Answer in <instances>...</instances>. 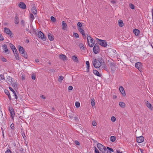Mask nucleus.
I'll use <instances>...</instances> for the list:
<instances>
[{"label":"nucleus","mask_w":153,"mask_h":153,"mask_svg":"<svg viewBox=\"0 0 153 153\" xmlns=\"http://www.w3.org/2000/svg\"><path fill=\"white\" fill-rule=\"evenodd\" d=\"M92 62L95 68H98L102 65H103L104 61L102 58H100L99 59H95Z\"/></svg>","instance_id":"nucleus-1"},{"label":"nucleus","mask_w":153,"mask_h":153,"mask_svg":"<svg viewBox=\"0 0 153 153\" xmlns=\"http://www.w3.org/2000/svg\"><path fill=\"white\" fill-rule=\"evenodd\" d=\"M13 79L10 76H7V77L6 81L10 85H12V86L15 88L17 87V84L14 82Z\"/></svg>","instance_id":"nucleus-2"},{"label":"nucleus","mask_w":153,"mask_h":153,"mask_svg":"<svg viewBox=\"0 0 153 153\" xmlns=\"http://www.w3.org/2000/svg\"><path fill=\"white\" fill-rule=\"evenodd\" d=\"M87 41L89 46L90 47H92L95 44L94 40L90 36H87Z\"/></svg>","instance_id":"nucleus-3"},{"label":"nucleus","mask_w":153,"mask_h":153,"mask_svg":"<svg viewBox=\"0 0 153 153\" xmlns=\"http://www.w3.org/2000/svg\"><path fill=\"white\" fill-rule=\"evenodd\" d=\"M97 43L101 46L104 47H106L107 46V42L106 40L98 39H97Z\"/></svg>","instance_id":"nucleus-4"},{"label":"nucleus","mask_w":153,"mask_h":153,"mask_svg":"<svg viewBox=\"0 0 153 153\" xmlns=\"http://www.w3.org/2000/svg\"><path fill=\"white\" fill-rule=\"evenodd\" d=\"M4 32L5 33L8 35L10 37H13L12 32L8 28L5 27L4 28Z\"/></svg>","instance_id":"nucleus-5"},{"label":"nucleus","mask_w":153,"mask_h":153,"mask_svg":"<svg viewBox=\"0 0 153 153\" xmlns=\"http://www.w3.org/2000/svg\"><path fill=\"white\" fill-rule=\"evenodd\" d=\"M135 67L140 72L142 71L143 65L140 62H137L135 64Z\"/></svg>","instance_id":"nucleus-6"},{"label":"nucleus","mask_w":153,"mask_h":153,"mask_svg":"<svg viewBox=\"0 0 153 153\" xmlns=\"http://www.w3.org/2000/svg\"><path fill=\"white\" fill-rule=\"evenodd\" d=\"M99 51L100 50L99 48V46L97 45V44H96L93 49L94 52L95 54H97L99 53Z\"/></svg>","instance_id":"nucleus-7"},{"label":"nucleus","mask_w":153,"mask_h":153,"mask_svg":"<svg viewBox=\"0 0 153 153\" xmlns=\"http://www.w3.org/2000/svg\"><path fill=\"white\" fill-rule=\"evenodd\" d=\"M144 140V138L143 136L137 137V141L138 143H140L143 142Z\"/></svg>","instance_id":"nucleus-8"},{"label":"nucleus","mask_w":153,"mask_h":153,"mask_svg":"<svg viewBox=\"0 0 153 153\" xmlns=\"http://www.w3.org/2000/svg\"><path fill=\"white\" fill-rule=\"evenodd\" d=\"M39 37L43 40H45V38L44 36V35L43 33L41 31H39L38 33Z\"/></svg>","instance_id":"nucleus-9"},{"label":"nucleus","mask_w":153,"mask_h":153,"mask_svg":"<svg viewBox=\"0 0 153 153\" xmlns=\"http://www.w3.org/2000/svg\"><path fill=\"white\" fill-rule=\"evenodd\" d=\"M9 111L11 114V117L13 118L15 114V112L13 108L11 107H9Z\"/></svg>","instance_id":"nucleus-10"},{"label":"nucleus","mask_w":153,"mask_h":153,"mask_svg":"<svg viewBox=\"0 0 153 153\" xmlns=\"http://www.w3.org/2000/svg\"><path fill=\"white\" fill-rule=\"evenodd\" d=\"M78 29L79 31L82 35L84 37H85V31L83 29L82 27H78Z\"/></svg>","instance_id":"nucleus-11"},{"label":"nucleus","mask_w":153,"mask_h":153,"mask_svg":"<svg viewBox=\"0 0 153 153\" xmlns=\"http://www.w3.org/2000/svg\"><path fill=\"white\" fill-rule=\"evenodd\" d=\"M14 51H13V53L15 56V58L17 60H19V56L18 52L17 50L16 49Z\"/></svg>","instance_id":"nucleus-12"},{"label":"nucleus","mask_w":153,"mask_h":153,"mask_svg":"<svg viewBox=\"0 0 153 153\" xmlns=\"http://www.w3.org/2000/svg\"><path fill=\"white\" fill-rule=\"evenodd\" d=\"M19 6L20 8L24 9H26V7L25 4L23 2L19 3Z\"/></svg>","instance_id":"nucleus-13"},{"label":"nucleus","mask_w":153,"mask_h":153,"mask_svg":"<svg viewBox=\"0 0 153 153\" xmlns=\"http://www.w3.org/2000/svg\"><path fill=\"white\" fill-rule=\"evenodd\" d=\"M110 67L112 71H114L116 69V67L115 65L113 63L110 64Z\"/></svg>","instance_id":"nucleus-14"},{"label":"nucleus","mask_w":153,"mask_h":153,"mask_svg":"<svg viewBox=\"0 0 153 153\" xmlns=\"http://www.w3.org/2000/svg\"><path fill=\"white\" fill-rule=\"evenodd\" d=\"M97 146L100 150L102 152V151L104 148H105V147H104V146L102 145L99 143L97 144Z\"/></svg>","instance_id":"nucleus-15"},{"label":"nucleus","mask_w":153,"mask_h":153,"mask_svg":"<svg viewBox=\"0 0 153 153\" xmlns=\"http://www.w3.org/2000/svg\"><path fill=\"white\" fill-rule=\"evenodd\" d=\"M119 90L121 94L124 95H126V94L124 89L123 86H120L119 87Z\"/></svg>","instance_id":"nucleus-16"},{"label":"nucleus","mask_w":153,"mask_h":153,"mask_svg":"<svg viewBox=\"0 0 153 153\" xmlns=\"http://www.w3.org/2000/svg\"><path fill=\"white\" fill-rule=\"evenodd\" d=\"M32 13H33L34 15H36L37 13V11L36 8V7L33 6L31 9Z\"/></svg>","instance_id":"nucleus-17"},{"label":"nucleus","mask_w":153,"mask_h":153,"mask_svg":"<svg viewBox=\"0 0 153 153\" xmlns=\"http://www.w3.org/2000/svg\"><path fill=\"white\" fill-rule=\"evenodd\" d=\"M62 29L65 30L67 28V25L64 21L62 22Z\"/></svg>","instance_id":"nucleus-18"},{"label":"nucleus","mask_w":153,"mask_h":153,"mask_svg":"<svg viewBox=\"0 0 153 153\" xmlns=\"http://www.w3.org/2000/svg\"><path fill=\"white\" fill-rule=\"evenodd\" d=\"M59 57L63 61L66 60H67L66 56L64 54H61L59 55Z\"/></svg>","instance_id":"nucleus-19"},{"label":"nucleus","mask_w":153,"mask_h":153,"mask_svg":"<svg viewBox=\"0 0 153 153\" xmlns=\"http://www.w3.org/2000/svg\"><path fill=\"white\" fill-rule=\"evenodd\" d=\"M102 152V153H111L110 149L108 148V147L107 148L105 147Z\"/></svg>","instance_id":"nucleus-20"},{"label":"nucleus","mask_w":153,"mask_h":153,"mask_svg":"<svg viewBox=\"0 0 153 153\" xmlns=\"http://www.w3.org/2000/svg\"><path fill=\"white\" fill-rule=\"evenodd\" d=\"M19 53L21 54H23L25 53V49L22 47L20 46L19 48Z\"/></svg>","instance_id":"nucleus-21"},{"label":"nucleus","mask_w":153,"mask_h":153,"mask_svg":"<svg viewBox=\"0 0 153 153\" xmlns=\"http://www.w3.org/2000/svg\"><path fill=\"white\" fill-rule=\"evenodd\" d=\"M146 105L150 109H152L153 107L152 106V105L148 101H147L146 102Z\"/></svg>","instance_id":"nucleus-22"},{"label":"nucleus","mask_w":153,"mask_h":153,"mask_svg":"<svg viewBox=\"0 0 153 153\" xmlns=\"http://www.w3.org/2000/svg\"><path fill=\"white\" fill-rule=\"evenodd\" d=\"M133 31L136 36H138L140 34V31L137 29H134Z\"/></svg>","instance_id":"nucleus-23"},{"label":"nucleus","mask_w":153,"mask_h":153,"mask_svg":"<svg viewBox=\"0 0 153 153\" xmlns=\"http://www.w3.org/2000/svg\"><path fill=\"white\" fill-rule=\"evenodd\" d=\"M72 59L75 62H78V59L77 57L75 55H74L72 56Z\"/></svg>","instance_id":"nucleus-24"},{"label":"nucleus","mask_w":153,"mask_h":153,"mask_svg":"<svg viewBox=\"0 0 153 153\" xmlns=\"http://www.w3.org/2000/svg\"><path fill=\"white\" fill-rule=\"evenodd\" d=\"M48 37L49 39L51 41H52L53 40V35H51L50 33H48Z\"/></svg>","instance_id":"nucleus-25"},{"label":"nucleus","mask_w":153,"mask_h":153,"mask_svg":"<svg viewBox=\"0 0 153 153\" xmlns=\"http://www.w3.org/2000/svg\"><path fill=\"white\" fill-rule=\"evenodd\" d=\"M91 105L92 106H94L95 104V100L94 98H92L91 100Z\"/></svg>","instance_id":"nucleus-26"},{"label":"nucleus","mask_w":153,"mask_h":153,"mask_svg":"<svg viewBox=\"0 0 153 153\" xmlns=\"http://www.w3.org/2000/svg\"><path fill=\"white\" fill-rule=\"evenodd\" d=\"M118 24H119V26L120 27H123L124 25V24L122 20H119Z\"/></svg>","instance_id":"nucleus-27"},{"label":"nucleus","mask_w":153,"mask_h":153,"mask_svg":"<svg viewBox=\"0 0 153 153\" xmlns=\"http://www.w3.org/2000/svg\"><path fill=\"white\" fill-rule=\"evenodd\" d=\"M86 64L87 65V71L88 72H89V68L90 67L89 63L88 61H87L86 62Z\"/></svg>","instance_id":"nucleus-28"},{"label":"nucleus","mask_w":153,"mask_h":153,"mask_svg":"<svg viewBox=\"0 0 153 153\" xmlns=\"http://www.w3.org/2000/svg\"><path fill=\"white\" fill-rule=\"evenodd\" d=\"M94 73L96 75L99 76H101V75L99 72L96 70H94L93 71Z\"/></svg>","instance_id":"nucleus-29"},{"label":"nucleus","mask_w":153,"mask_h":153,"mask_svg":"<svg viewBox=\"0 0 153 153\" xmlns=\"http://www.w3.org/2000/svg\"><path fill=\"white\" fill-rule=\"evenodd\" d=\"M3 49L5 52H7L8 51L7 46L6 45H4L3 46Z\"/></svg>","instance_id":"nucleus-30"},{"label":"nucleus","mask_w":153,"mask_h":153,"mask_svg":"<svg viewBox=\"0 0 153 153\" xmlns=\"http://www.w3.org/2000/svg\"><path fill=\"white\" fill-rule=\"evenodd\" d=\"M119 105L121 107L123 108H124L125 107V104L123 102H119Z\"/></svg>","instance_id":"nucleus-31"},{"label":"nucleus","mask_w":153,"mask_h":153,"mask_svg":"<svg viewBox=\"0 0 153 153\" xmlns=\"http://www.w3.org/2000/svg\"><path fill=\"white\" fill-rule=\"evenodd\" d=\"M10 46L13 52L14 51L15 49H16L15 46L11 43H10Z\"/></svg>","instance_id":"nucleus-32"},{"label":"nucleus","mask_w":153,"mask_h":153,"mask_svg":"<svg viewBox=\"0 0 153 153\" xmlns=\"http://www.w3.org/2000/svg\"><path fill=\"white\" fill-rule=\"evenodd\" d=\"M64 78V77L63 76H59L58 78V81L61 83L62 82V80H63Z\"/></svg>","instance_id":"nucleus-33"},{"label":"nucleus","mask_w":153,"mask_h":153,"mask_svg":"<svg viewBox=\"0 0 153 153\" xmlns=\"http://www.w3.org/2000/svg\"><path fill=\"white\" fill-rule=\"evenodd\" d=\"M29 17L30 20L32 21L34 19V16L32 14L30 13L29 15Z\"/></svg>","instance_id":"nucleus-34"},{"label":"nucleus","mask_w":153,"mask_h":153,"mask_svg":"<svg viewBox=\"0 0 153 153\" xmlns=\"http://www.w3.org/2000/svg\"><path fill=\"white\" fill-rule=\"evenodd\" d=\"M19 22V19L17 16L15 17V23L16 24H18Z\"/></svg>","instance_id":"nucleus-35"},{"label":"nucleus","mask_w":153,"mask_h":153,"mask_svg":"<svg viewBox=\"0 0 153 153\" xmlns=\"http://www.w3.org/2000/svg\"><path fill=\"white\" fill-rule=\"evenodd\" d=\"M79 47L81 49L84 50V45L83 44L80 43L79 45Z\"/></svg>","instance_id":"nucleus-36"},{"label":"nucleus","mask_w":153,"mask_h":153,"mask_svg":"<svg viewBox=\"0 0 153 153\" xmlns=\"http://www.w3.org/2000/svg\"><path fill=\"white\" fill-rule=\"evenodd\" d=\"M116 140V137L114 136H111L110 137V140L112 142H114Z\"/></svg>","instance_id":"nucleus-37"},{"label":"nucleus","mask_w":153,"mask_h":153,"mask_svg":"<svg viewBox=\"0 0 153 153\" xmlns=\"http://www.w3.org/2000/svg\"><path fill=\"white\" fill-rule=\"evenodd\" d=\"M51 19L52 20V21L54 22H55L56 21V18L53 16L51 17Z\"/></svg>","instance_id":"nucleus-38"},{"label":"nucleus","mask_w":153,"mask_h":153,"mask_svg":"<svg viewBox=\"0 0 153 153\" xmlns=\"http://www.w3.org/2000/svg\"><path fill=\"white\" fill-rule=\"evenodd\" d=\"M77 26H78V27H81L82 26V23L79 22L77 23Z\"/></svg>","instance_id":"nucleus-39"},{"label":"nucleus","mask_w":153,"mask_h":153,"mask_svg":"<svg viewBox=\"0 0 153 153\" xmlns=\"http://www.w3.org/2000/svg\"><path fill=\"white\" fill-rule=\"evenodd\" d=\"M129 6L132 9H134V5L132 4H129Z\"/></svg>","instance_id":"nucleus-40"},{"label":"nucleus","mask_w":153,"mask_h":153,"mask_svg":"<svg viewBox=\"0 0 153 153\" xmlns=\"http://www.w3.org/2000/svg\"><path fill=\"white\" fill-rule=\"evenodd\" d=\"M21 78L22 80H25V76L24 74H21Z\"/></svg>","instance_id":"nucleus-41"},{"label":"nucleus","mask_w":153,"mask_h":153,"mask_svg":"<svg viewBox=\"0 0 153 153\" xmlns=\"http://www.w3.org/2000/svg\"><path fill=\"white\" fill-rule=\"evenodd\" d=\"M5 80L4 77L3 75L1 74L0 76V80Z\"/></svg>","instance_id":"nucleus-42"},{"label":"nucleus","mask_w":153,"mask_h":153,"mask_svg":"<svg viewBox=\"0 0 153 153\" xmlns=\"http://www.w3.org/2000/svg\"><path fill=\"white\" fill-rule=\"evenodd\" d=\"M80 105V104L79 102H77L75 103V106L76 108H79Z\"/></svg>","instance_id":"nucleus-43"},{"label":"nucleus","mask_w":153,"mask_h":153,"mask_svg":"<svg viewBox=\"0 0 153 153\" xmlns=\"http://www.w3.org/2000/svg\"><path fill=\"white\" fill-rule=\"evenodd\" d=\"M111 120L112 122H114L116 121V119L113 116L111 117Z\"/></svg>","instance_id":"nucleus-44"},{"label":"nucleus","mask_w":153,"mask_h":153,"mask_svg":"<svg viewBox=\"0 0 153 153\" xmlns=\"http://www.w3.org/2000/svg\"><path fill=\"white\" fill-rule=\"evenodd\" d=\"M73 36L76 38L79 37V35L78 34L76 33H73Z\"/></svg>","instance_id":"nucleus-45"},{"label":"nucleus","mask_w":153,"mask_h":153,"mask_svg":"<svg viewBox=\"0 0 153 153\" xmlns=\"http://www.w3.org/2000/svg\"><path fill=\"white\" fill-rule=\"evenodd\" d=\"M22 54V56L25 58H27V55L25 53H24L23 54Z\"/></svg>","instance_id":"nucleus-46"},{"label":"nucleus","mask_w":153,"mask_h":153,"mask_svg":"<svg viewBox=\"0 0 153 153\" xmlns=\"http://www.w3.org/2000/svg\"><path fill=\"white\" fill-rule=\"evenodd\" d=\"M31 77L32 79L33 80H35L36 79V76L34 74H32Z\"/></svg>","instance_id":"nucleus-47"},{"label":"nucleus","mask_w":153,"mask_h":153,"mask_svg":"<svg viewBox=\"0 0 153 153\" xmlns=\"http://www.w3.org/2000/svg\"><path fill=\"white\" fill-rule=\"evenodd\" d=\"M92 125L94 126H96L97 123L95 121H93L92 123Z\"/></svg>","instance_id":"nucleus-48"},{"label":"nucleus","mask_w":153,"mask_h":153,"mask_svg":"<svg viewBox=\"0 0 153 153\" xmlns=\"http://www.w3.org/2000/svg\"><path fill=\"white\" fill-rule=\"evenodd\" d=\"M94 149L95 153H100L98 149L96 147H95Z\"/></svg>","instance_id":"nucleus-49"},{"label":"nucleus","mask_w":153,"mask_h":153,"mask_svg":"<svg viewBox=\"0 0 153 153\" xmlns=\"http://www.w3.org/2000/svg\"><path fill=\"white\" fill-rule=\"evenodd\" d=\"M103 65V66H102V68L105 70H106L107 69V68H106V66L105 65V63H104L103 65Z\"/></svg>","instance_id":"nucleus-50"},{"label":"nucleus","mask_w":153,"mask_h":153,"mask_svg":"<svg viewBox=\"0 0 153 153\" xmlns=\"http://www.w3.org/2000/svg\"><path fill=\"white\" fill-rule=\"evenodd\" d=\"M10 127L12 129H13L14 128V124L13 123H12L10 125Z\"/></svg>","instance_id":"nucleus-51"},{"label":"nucleus","mask_w":153,"mask_h":153,"mask_svg":"<svg viewBox=\"0 0 153 153\" xmlns=\"http://www.w3.org/2000/svg\"><path fill=\"white\" fill-rule=\"evenodd\" d=\"M73 88V87L72 86H70L68 87V89L69 90H72Z\"/></svg>","instance_id":"nucleus-52"},{"label":"nucleus","mask_w":153,"mask_h":153,"mask_svg":"<svg viewBox=\"0 0 153 153\" xmlns=\"http://www.w3.org/2000/svg\"><path fill=\"white\" fill-rule=\"evenodd\" d=\"M75 143L78 146V145H79V142L77 140L75 141Z\"/></svg>","instance_id":"nucleus-53"},{"label":"nucleus","mask_w":153,"mask_h":153,"mask_svg":"<svg viewBox=\"0 0 153 153\" xmlns=\"http://www.w3.org/2000/svg\"><path fill=\"white\" fill-rule=\"evenodd\" d=\"M5 153H11V152L10 149H7L5 152Z\"/></svg>","instance_id":"nucleus-54"},{"label":"nucleus","mask_w":153,"mask_h":153,"mask_svg":"<svg viewBox=\"0 0 153 153\" xmlns=\"http://www.w3.org/2000/svg\"><path fill=\"white\" fill-rule=\"evenodd\" d=\"M4 92L7 95L9 94H10L9 92L7 90H5L4 91Z\"/></svg>","instance_id":"nucleus-55"},{"label":"nucleus","mask_w":153,"mask_h":153,"mask_svg":"<svg viewBox=\"0 0 153 153\" xmlns=\"http://www.w3.org/2000/svg\"><path fill=\"white\" fill-rule=\"evenodd\" d=\"M111 2L113 4H114L116 3V1L115 0H113L111 1Z\"/></svg>","instance_id":"nucleus-56"},{"label":"nucleus","mask_w":153,"mask_h":153,"mask_svg":"<svg viewBox=\"0 0 153 153\" xmlns=\"http://www.w3.org/2000/svg\"><path fill=\"white\" fill-rule=\"evenodd\" d=\"M2 60L3 61V62H6L7 61V60L5 58H2Z\"/></svg>","instance_id":"nucleus-57"},{"label":"nucleus","mask_w":153,"mask_h":153,"mask_svg":"<svg viewBox=\"0 0 153 153\" xmlns=\"http://www.w3.org/2000/svg\"><path fill=\"white\" fill-rule=\"evenodd\" d=\"M108 149H110V152H111V151H112V152H113V150L111 149V148H109V147H108Z\"/></svg>","instance_id":"nucleus-58"},{"label":"nucleus","mask_w":153,"mask_h":153,"mask_svg":"<svg viewBox=\"0 0 153 153\" xmlns=\"http://www.w3.org/2000/svg\"><path fill=\"white\" fill-rule=\"evenodd\" d=\"M9 88L10 90V91H11L12 92L13 91V89L12 88H11L10 87H9Z\"/></svg>","instance_id":"nucleus-59"},{"label":"nucleus","mask_w":153,"mask_h":153,"mask_svg":"<svg viewBox=\"0 0 153 153\" xmlns=\"http://www.w3.org/2000/svg\"><path fill=\"white\" fill-rule=\"evenodd\" d=\"M35 61L36 62H39V59H36L35 60Z\"/></svg>","instance_id":"nucleus-60"},{"label":"nucleus","mask_w":153,"mask_h":153,"mask_svg":"<svg viewBox=\"0 0 153 153\" xmlns=\"http://www.w3.org/2000/svg\"><path fill=\"white\" fill-rule=\"evenodd\" d=\"M8 96V97H9V99H11V96L10 95V94H9L7 95Z\"/></svg>","instance_id":"nucleus-61"},{"label":"nucleus","mask_w":153,"mask_h":153,"mask_svg":"<svg viewBox=\"0 0 153 153\" xmlns=\"http://www.w3.org/2000/svg\"><path fill=\"white\" fill-rule=\"evenodd\" d=\"M116 153H123L122 152H120L119 150H117Z\"/></svg>","instance_id":"nucleus-62"},{"label":"nucleus","mask_w":153,"mask_h":153,"mask_svg":"<svg viewBox=\"0 0 153 153\" xmlns=\"http://www.w3.org/2000/svg\"><path fill=\"white\" fill-rule=\"evenodd\" d=\"M14 95L15 96V98L16 99H17V98L18 97H17V96L16 95V94H15V95Z\"/></svg>","instance_id":"nucleus-63"},{"label":"nucleus","mask_w":153,"mask_h":153,"mask_svg":"<svg viewBox=\"0 0 153 153\" xmlns=\"http://www.w3.org/2000/svg\"><path fill=\"white\" fill-rule=\"evenodd\" d=\"M41 97L43 99H45V96L44 95H42L41 96Z\"/></svg>","instance_id":"nucleus-64"}]
</instances>
